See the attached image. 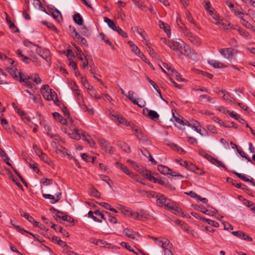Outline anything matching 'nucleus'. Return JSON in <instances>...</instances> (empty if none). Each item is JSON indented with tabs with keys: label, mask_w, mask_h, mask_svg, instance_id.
Listing matches in <instances>:
<instances>
[{
	"label": "nucleus",
	"mask_w": 255,
	"mask_h": 255,
	"mask_svg": "<svg viewBox=\"0 0 255 255\" xmlns=\"http://www.w3.org/2000/svg\"><path fill=\"white\" fill-rule=\"evenodd\" d=\"M169 47L172 50L188 56L191 59L195 57L194 56V51L191 49L189 46L180 39L175 38L171 40Z\"/></svg>",
	"instance_id": "f257e3e1"
},
{
	"label": "nucleus",
	"mask_w": 255,
	"mask_h": 255,
	"mask_svg": "<svg viewBox=\"0 0 255 255\" xmlns=\"http://www.w3.org/2000/svg\"><path fill=\"white\" fill-rule=\"evenodd\" d=\"M69 135L71 138L76 140L82 138L83 140L86 141L92 147H95L96 145L95 142L91 137L81 129L75 128L71 133H69Z\"/></svg>",
	"instance_id": "f03ea898"
},
{
	"label": "nucleus",
	"mask_w": 255,
	"mask_h": 255,
	"mask_svg": "<svg viewBox=\"0 0 255 255\" xmlns=\"http://www.w3.org/2000/svg\"><path fill=\"white\" fill-rule=\"evenodd\" d=\"M156 198L157 204L159 207H164L167 210L169 208H171L173 201L167 198L164 195L159 194L156 196Z\"/></svg>",
	"instance_id": "7ed1b4c3"
},
{
	"label": "nucleus",
	"mask_w": 255,
	"mask_h": 255,
	"mask_svg": "<svg viewBox=\"0 0 255 255\" xmlns=\"http://www.w3.org/2000/svg\"><path fill=\"white\" fill-rule=\"evenodd\" d=\"M34 46L37 47L35 52L37 54L44 59L48 63L49 66L51 65V53L49 50L47 49H42L41 47L34 44Z\"/></svg>",
	"instance_id": "20e7f679"
},
{
	"label": "nucleus",
	"mask_w": 255,
	"mask_h": 255,
	"mask_svg": "<svg viewBox=\"0 0 255 255\" xmlns=\"http://www.w3.org/2000/svg\"><path fill=\"white\" fill-rule=\"evenodd\" d=\"M40 92L43 97L48 101L53 100V97L56 95L55 92L52 91V89H50L47 85H43L41 88Z\"/></svg>",
	"instance_id": "39448f33"
},
{
	"label": "nucleus",
	"mask_w": 255,
	"mask_h": 255,
	"mask_svg": "<svg viewBox=\"0 0 255 255\" xmlns=\"http://www.w3.org/2000/svg\"><path fill=\"white\" fill-rule=\"evenodd\" d=\"M220 54L225 58L230 59L238 53L237 50L232 48H222L219 50Z\"/></svg>",
	"instance_id": "423d86ee"
},
{
	"label": "nucleus",
	"mask_w": 255,
	"mask_h": 255,
	"mask_svg": "<svg viewBox=\"0 0 255 255\" xmlns=\"http://www.w3.org/2000/svg\"><path fill=\"white\" fill-rule=\"evenodd\" d=\"M116 165L117 167L120 168L124 173H125L127 175H128L129 176H130L131 178L134 179L135 180L137 181H138V178L137 176L133 172H130L127 166L119 162H117Z\"/></svg>",
	"instance_id": "0eeeda50"
},
{
	"label": "nucleus",
	"mask_w": 255,
	"mask_h": 255,
	"mask_svg": "<svg viewBox=\"0 0 255 255\" xmlns=\"http://www.w3.org/2000/svg\"><path fill=\"white\" fill-rule=\"evenodd\" d=\"M110 114L112 120L115 122H117L118 124H123L127 126H129L128 124H131L128 122L123 116L117 114L110 113Z\"/></svg>",
	"instance_id": "6e6552de"
},
{
	"label": "nucleus",
	"mask_w": 255,
	"mask_h": 255,
	"mask_svg": "<svg viewBox=\"0 0 255 255\" xmlns=\"http://www.w3.org/2000/svg\"><path fill=\"white\" fill-rule=\"evenodd\" d=\"M186 31V33L184 34L185 36L188 38V39L194 45L198 46L200 43V40L199 37L193 35L189 30Z\"/></svg>",
	"instance_id": "1a4fd4ad"
},
{
	"label": "nucleus",
	"mask_w": 255,
	"mask_h": 255,
	"mask_svg": "<svg viewBox=\"0 0 255 255\" xmlns=\"http://www.w3.org/2000/svg\"><path fill=\"white\" fill-rule=\"evenodd\" d=\"M128 125L130 127L131 130L134 132V134L138 139L141 140L144 138V134L140 128L133 124H128Z\"/></svg>",
	"instance_id": "9d476101"
},
{
	"label": "nucleus",
	"mask_w": 255,
	"mask_h": 255,
	"mask_svg": "<svg viewBox=\"0 0 255 255\" xmlns=\"http://www.w3.org/2000/svg\"><path fill=\"white\" fill-rule=\"evenodd\" d=\"M44 132L49 136L50 138H53L56 140H59L60 139L59 135L56 133H53L52 131L50 126L48 125H45L44 126Z\"/></svg>",
	"instance_id": "9b49d317"
},
{
	"label": "nucleus",
	"mask_w": 255,
	"mask_h": 255,
	"mask_svg": "<svg viewBox=\"0 0 255 255\" xmlns=\"http://www.w3.org/2000/svg\"><path fill=\"white\" fill-rule=\"evenodd\" d=\"M54 218L57 222H60L61 219L69 223H72L74 221V219L71 217L66 215H64L63 213L60 211H57V213L56 214Z\"/></svg>",
	"instance_id": "f8f14e48"
},
{
	"label": "nucleus",
	"mask_w": 255,
	"mask_h": 255,
	"mask_svg": "<svg viewBox=\"0 0 255 255\" xmlns=\"http://www.w3.org/2000/svg\"><path fill=\"white\" fill-rule=\"evenodd\" d=\"M99 143L100 146L106 152L108 153H112L113 151V147L111 144L108 142L104 139H100L99 140Z\"/></svg>",
	"instance_id": "ddd939ff"
},
{
	"label": "nucleus",
	"mask_w": 255,
	"mask_h": 255,
	"mask_svg": "<svg viewBox=\"0 0 255 255\" xmlns=\"http://www.w3.org/2000/svg\"><path fill=\"white\" fill-rule=\"evenodd\" d=\"M136 94L132 91H129L128 92V96H127V98L132 102V103L134 105H137L139 107H143L144 106L145 102H142L141 103H139L136 100Z\"/></svg>",
	"instance_id": "4468645a"
},
{
	"label": "nucleus",
	"mask_w": 255,
	"mask_h": 255,
	"mask_svg": "<svg viewBox=\"0 0 255 255\" xmlns=\"http://www.w3.org/2000/svg\"><path fill=\"white\" fill-rule=\"evenodd\" d=\"M142 112L144 116L150 118L151 120H155L159 118V115L156 112L148 110L147 108H143Z\"/></svg>",
	"instance_id": "2eb2a0df"
},
{
	"label": "nucleus",
	"mask_w": 255,
	"mask_h": 255,
	"mask_svg": "<svg viewBox=\"0 0 255 255\" xmlns=\"http://www.w3.org/2000/svg\"><path fill=\"white\" fill-rule=\"evenodd\" d=\"M172 206L171 208H169L168 210H170L172 213L183 217L185 216V213L182 211V209L179 207L177 206L174 202H172Z\"/></svg>",
	"instance_id": "dca6fc26"
},
{
	"label": "nucleus",
	"mask_w": 255,
	"mask_h": 255,
	"mask_svg": "<svg viewBox=\"0 0 255 255\" xmlns=\"http://www.w3.org/2000/svg\"><path fill=\"white\" fill-rule=\"evenodd\" d=\"M176 161L177 162H178L181 165L185 167L187 169L191 171L195 172L196 169H199V168H197L195 165L191 163H188L186 161H183L181 160L178 159H176Z\"/></svg>",
	"instance_id": "f3484780"
},
{
	"label": "nucleus",
	"mask_w": 255,
	"mask_h": 255,
	"mask_svg": "<svg viewBox=\"0 0 255 255\" xmlns=\"http://www.w3.org/2000/svg\"><path fill=\"white\" fill-rule=\"evenodd\" d=\"M190 127L193 128L197 132L202 134L201 127L199 123L194 119H190Z\"/></svg>",
	"instance_id": "a211bd4d"
},
{
	"label": "nucleus",
	"mask_w": 255,
	"mask_h": 255,
	"mask_svg": "<svg viewBox=\"0 0 255 255\" xmlns=\"http://www.w3.org/2000/svg\"><path fill=\"white\" fill-rule=\"evenodd\" d=\"M220 93L223 94L222 99L224 101L230 103L233 102L234 103H237L236 100L233 97H232L227 91L224 90H221L218 92V93Z\"/></svg>",
	"instance_id": "6ab92c4d"
},
{
	"label": "nucleus",
	"mask_w": 255,
	"mask_h": 255,
	"mask_svg": "<svg viewBox=\"0 0 255 255\" xmlns=\"http://www.w3.org/2000/svg\"><path fill=\"white\" fill-rule=\"evenodd\" d=\"M56 199H55L54 196L51 194H43V197L45 199H49L51 200L50 202L52 204H55V203L58 202L59 200L61 199V192H58L55 194Z\"/></svg>",
	"instance_id": "aec40b11"
},
{
	"label": "nucleus",
	"mask_w": 255,
	"mask_h": 255,
	"mask_svg": "<svg viewBox=\"0 0 255 255\" xmlns=\"http://www.w3.org/2000/svg\"><path fill=\"white\" fill-rule=\"evenodd\" d=\"M149 238L153 240L155 242L156 245L160 247H162L163 246H168L170 245L169 244V241L166 239H163L162 240H160L159 238L154 237L153 236H148Z\"/></svg>",
	"instance_id": "412c9836"
},
{
	"label": "nucleus",
	"mask_w": 255,
	"mask_h": 255,
	"mask_svg": "<svg viewBox=\"0 0 255 255\" xmlns=\"http://www.w3.org/2000/svg\"><path fill=\"white\" fill-rule=\"evenodd\" d=\"M232 234L241 239L248 241H252V238L242 231H233Z\"/></svg>",
	"instance_id": "4be33fe9"
},
{
	"label": "nucleus",
	"mask_w": 255,
	"mask_h": 255,
	"mask_svg": "<svg viewBox=\"0 0 255 255\" xmlns=\"http://www.w3.org/2000/svg\"><path fill=\"white\" fill-rule=\"evenodd\" d=\"M159 26L161 29H162L164 32L166 33L168 37H170L171 36V32L169 26L163 22L161 20L159 21Z\"/></svg>",
	"instance_id": "5701e85b"
},
{
	"label": "nucleus",
	"mask_w": 255,
	"mask_h": 255,
	"mask_svg": "<svg viewBox=\"0 0 255 255\" xmlns=\"http://www.w3.org/2000/svg\"><path fill=\"white\" fill-rule=\"evenodd\" d=\"M117 209L126 217H129L130 211L128 208L124 207L121 205H118L117 206Z\"/></svg>",
	"instance_id": "b1692460"
},
{
	"label": "nucleus",
	"mask_w": 255,
	"mask_h": 255,
	"mask_svg": "<svg viewBox=\"0 0 255 255\" xmlns=\"http://www.w3.org/2000/svg\"><path fill=\"white\" fill-rule=\"evenodd\" d=\"M181 227L185 231L191 234L194 237H196L198 236L197 234L194 232L187 224L182 223L181 224Z\"/></svg>",
	"instance_id": "393cba45"
},
{
	"label": "nucleus",
	"mask_w": 255,
	"mask_h": 255,
	"mask_svg": "<svg viewBox=\"0 0 255 255\" xmlns=\"http://www.w3.org/2000/svg\"><path fill=\"white\" fill-rule=\"evenodd\" d=\"M123 233L126 236L132 239H135L137 236L136 232H134L133 230L128 228L125 229L124 230Z\"/></svg>",
	"instance_id": "a878e982"
},
{
	"label": "nucleus",
	"mask_w": 255,
	"mask_h": 255,
	"mask_svg": "<svg viewBox=\"0 0 255 255\" xmlns=\"http://www.w3.org/2000/svg\"><path fill=\"white\" fill-rule=\"evenodd\" d=\"M104 21L107 23L108 26L114 31H116L119 27L118 25L116 24L114 21L108 17H104Z\"/></svg>",
	"instance_id": "bb28decb"
},
{
	"label": "nucleus",
	"mask_w": 255,
	"mask_h": 255,
	"mask_svg": "<svg viewBox=\"0 0 255 255\" xmlns=\"http://www.w3.org/2000/svg\"><path fill=\"white\" fill-rule=\"evenodd\" d=\"M208 63L215 68H221L226 67L224 63L214 60L209 61Z\"/></svg>",
	"instance_id": "cd10ccee"
},
{
	"label": "nucleus",
	"mask_w": 255,
	"mask_h": 255,
	"mask_svg": "<svg viewBox=\"0 0 255 255\" xmlns=\"http://www.w3.org/2000/svg\"><path fill=\"white\" fill-rule=\"evenodd\" d=\"M199 210L203 213L209 216H213L215 213L217 212V210L215 209H214L213 210H208L204 207H199Z\"/></svg>",
	"instance_id": "c85d7f7f"
},
{
	"label": "nucleus",
	"mask_w": 255,
	"mask_h": 255,
	"mask_svg": "<svg viewBox=\"0 0 255 255\" xmlns=\"http://www.w3.org/2000/svg\"><path fill=\"white\" fill-rule=\"evenodd\" d=\"M118 145L126 152L129 153L130 152V148L129 146L126 142L119 141L118 142Z\"/></svg>",
	"instance_id": "c756f323"
},
{
	"label": "nucleus",
	"mask_w": 255,
	"mask_h": 255,
	"mask_svg": "<svg viewBox=\"0 0 255 255\" xmlns=\"http://www.w3.org/2000/svg\"><path fill=\"white\" fill-rule=\"evenodd\" d=\"M207 160H208L212 163H213V164L217 166H221L222 167L225 168V166L222 164L221 161L214 158L211 155L210 156H208V159Z\"/></svg>",
	"instance_id": "7c9ffc66"
},
{
	"label": "nucleus",
	"mask_w": 255,
	"mask_h": 255,
	"mask_svg": "<svg viewBox=\"0 0 255 255\" xmlns=\"http://www.w3.org/2000/svg\"><path fill=\"white\" fill-rule=\"evenodd\" d=\"M52 240L53 242L56 243L59 245L66 247L67 249H70V247L67 245L66 243L62 241L59 237L53 236L52 237Z\"/></svg>",
	"instance_id": "2f4dec72"
},
{
	"label": "nucleus",
	"mask_w": 255,
	"mask_h": 255,
	"mask_svg": "<svg viewBox=\"0 0 255 255\" xmlns=\"http://www.w3.org/2000/svg\"><path fill=\"white\" fill-rule=\"evenodd\" d=\"M138 215L139 220L142 221L147 220L149 217V214L143 210H140L138 212Z\"/></svg>",
	"instance_id": "473e14b6"
},
{
	"label": "nucleus",
	"mask_w": 255,
	"mask_h": 255,
	"mask_svg": "<svg viewBox=\"0 0 255 255\" xmlns=\"http://www.w3.org/2000/svg\"><path fill=\"white\" fill-rule=\"evenodd\" d=\"M7 72L10 74L11 76H12L13 78L16 79L17 80H18V76H17V70L16 68H15L14 67H12L11 68L8 67L7 68Z\"/></svg>",
	"instance_id": "72a5a7b5"
},
{
	"label": "nucleus",
	"mask_w": 255,
	"mask_h": 255,
	"mask_svg": "<svg viewBox=\"0 0 255 255\" xmlns=\"http://www.w3.org/2000/svg\"><path fill=\"white\" fill-rule=\"evenodd\" d=\"M209 13L215 20V21H213V23H214L215 24H220L221 23L220 17L218 15V14L214 12L212 10H210V12Z\"/></svg>",
	"instance_id": "f704fd0d"
},
{
	"label": "nucleus",
	"mask_w": 255,
	"mask_h": 255,
	"mask_svg": "<svg viewBox=\"0 0 255 255\" xmlns=\"http://www.w3.org/2000/svg\"><path fill=\"white\" fill-rule=\"evenodd\" d=\"M158 170L161 173L164 175L168 174L171 171V169L168 167L162 165H159L158 166Z\"/></svg>",
	"instance_id": "c9c22d12"
},
{
	"label": "nucleus",
	"mask_w": 255,
	"mask_h": 255,
	"mask_svg": "<svg viewBox=\"0 0 255 255\" xmlns=\"http://www.w3.org/2000/svg\"><path fill=\"white\" fill-rule=\"evenodd\" d=\"M73 19L75 23L78 24L79 25H82L83 23V19L81 15L77 13L75 14L73 16Z\"/></svg>",
	"instance_id": "e433bc0d"
},
{
	"label": "nucleus",
	"mask_w": 255,
	"mask_h": 255,
	"mask_svg": "<svg viewBox=\"0 0 255 255\" xmlns=\"http://www.w3.org/2000/svg\"><path fill=\"white\" fill-rule=\"evenodd\" d=\"M168 70H170L171 72V75L172 76L175 77V79L178 81H183V79L181 78V75L178 73V72L173 68L169 67L167 68Z\"/></svg>",
	"instance_id": "4c0bfd02"
},
{
	"label": "nucleus",
	"mask_w": 255,
	"mask_h": 255,
	"mask_svg": "<svg viewBox=\"0 0 255 255\" xmlns=\"http://www.w3.org/2000/svg\"><path fill=\"white\" fill-rule=\"evenodd\" d=\"M233 173L235 174H236L239 178H240L241 179L243 180V181H246V182H250L251 183V178L250 179L249 177L247 176L246 175L244 174H241L239 173L236 171H233Z\"/></svg>",
	"instance_id": "58836bf2"
},
{
	"label": "nucleus",
	"mask_w": 255,
	"mask_h": 255,
	"mask_svg": "<svg viewBox=\"0 0 255 255\" xmlns=\"http://www.w3.org/2000/svg\"><path fill=\"white\" fill-rule=\"evenodd\" d=\"M177 23L178 27L180 29L181 31H182L184 34L186 33V31L185 30V29L187 31H188L189 29L185 25V24L182 22V21L180 19H177Z\"/></svg>",
	"instance_id": "ea45409f"
},
{
	"label": "nucleus",
	"mask_w": 255,
	"mask_h": 255,
	"mask_svg": "<svg viewBox=\"0 0 255 255\" xmlns=\"http://www.w3.org/2000/svg\"><path fill=\"white\" fill-rule=\"evenodd\" d=\"M237 30L241 36H242L246 39H250V35L248 32L245 31L244 29L241 28H238Z\"/></svg>",
	"instance_id": "a19ab883"
},
{
	"label": "nucleus",
	"mask_w": 255,
	"mask_h": 255,
	"mask_svg": "<svg viewBox=\"0 0 255 255\" xmlns=\"http://www.w3.org/2000/svg\"><path fill=\"white\" fill-rule=\"evenodd\" d=\"M227 181L230 182L233 185L237 187L238 188L244 189L245 187L244 185H241L240 183H238L237 181L233 180L230 178H227Z\"/></svg>",
	"instance_id": "79ce46f5"
},
{
	"label": "nucleus",
	"mask_w": 255,
	"mask_h": 255,
	"mask_svg": "<svg viewBox=\"0 0 255 255\" xmlns=\"http://www.w3.org/2000/svg\"><path fill=\"white\" fill-rule=\"evenodd\" d=\"M97 245L99 246L100 247H105V248H107L108 249L112 248V245L111 244L108 243L106 242L105 241H104L102 240H100V239H98V243H97Z\"/></svg>",
	"instance_id": "37998d69"
},
{
	"label": "nucleus",
	"mask_w": 255,
	"mask_h": 255,
	"mask_svg": "<svg viewBox=\"0 0 255 255\" xmlns=\"http://www.w3.org/2000/svg\"><path fill=\"white\" fill-rule=\"evenodd\" d=\"M170 245L166 246H163L161 247V248L163 249L164 252V255H173L172 252L170 251V249L171 248L172 246L171 243L169 242Z\"/></svg>",
	"instance_id": "c03bdc74"
},
{
	"label": "nucleus",
	"mask_w": 255,
	"mask_h": 255,
	"mask_svg": "<svg viewBox=\"0 0 255 255\" xmlns=\"http://www.w3.org/2000/svg\"><path fill=\"white\" fill-rule=\"evenodd\" d=\"M146 79L149 82V83L152 86V87L156 90V91L159 94L160 97L162 98L161 92L160 90L158 89V87L156 85L155 83L152 80H151L147 76H146Z\"/></svg>",
	"instance_id": "a18cd8bd"
},
{
	"label": "nucleus",
	"mask_w": 255,
	"mask_h": 255,
	"mask_svg": "<svg viewBox=\"0 0 255 255\" xmlns=\"http://www.w3.org/2000/svg\"><path fill=\"white\" fill-rule=\"evenodd\" d=\"M219 26V27L221 28H223L224 29H228L229 28H232L231 26V24L230 23H229L228 21H223L221 19V23L220 24H217Z\"/></svg>",
	"instance_id": "49530a36"
},
{
	"label": "nucleus",
	"mask_w": 255,
	"mask_h": 255,
	"mask_svg": "<svg viewBox=\"0 0 255 255\" xmlns=\"http://www.w3.org/2000/svg\"><path fill=\"white\" fill-rule=\"evenodd\" d=\"M80 32L82 34L85 36H89L91 34L90 29L86 26L81 27Z\"/></svg>",
	"instance_id": "de8ad7c7"
},
{
	"label": "nucleus",
	"mask_w": 255,
	"mask_h": 255,
	"mask_svg": "<svg viewBox=\"0 0 255 255\" xmlns=\"http://www.w3.org/2000/svg\"><path fill=\"white\" fill-rule=\"evenodd\" d=\"M52 16L57 21H60L62 19L61 12L57 9H55L52 13Z\"/></svg>",
	"instance_id": "09e8293b"
},
{
	"label": "nucleus",
	"mask_w": 255,
	"mask_h": 255,
	"mask_svg": "<svg viewBox=\"0 0 255 255\" xmlns=\"http://www.w3.org/2000/svg\"><path fill=\"white\" fill-rule=\"evenodd\" d=\"M81 156L84 161L87 162H94L95 160L94 157H91L86 153L81 154Z\"/></svg>",
	"instance_id": "8fccbe9b"
},
{
	"label": "nucleus",
	"mask_w": 255,
	"mask_h": 255,
	"mask_svg": "<svg viewBox=\"0 0 255 255\" xmlns=\"http://www.w3.org/2000/svg\"><path fill=\"white\" fill-rule=\"evenodd\" d=\"M234 10V12L235 14L237 15H247L248 14L247 13L246 11L242 8H240L239 9L238 8H235L233 9Z\"/></svg>",
	"instance_id": "3c124183"
},
{
	"label": "nucleus",
	"mask_w": 255,
	"mask_h": 255,
	"mask_svg": "<svg viewBox=\"0 0 255 255\" xmlns=\"http://www.w3.org/2000/svg\"><path fill=\"white\" fill-rule=\"evenodd\" d=\"M128 43L129 44L131 50L136 55L140 50L132 42L128 41Z\"/></svg>",
	"instance_id": "603ef678"
},
{
	"label": "nucleus",
	"mask_w": 255,
	"mask_h": 255,
	"mask_svg": "<svg viewBox=\"0 0 255 255\" xmlns=\"http://www.w3.org/2000/svg\"><path fill=\"white\" fill-rule=\"evenodd\" d=\"M99 176L100 178L103 181L106 182L110 188L112 187V185L110 184L111 180L108 176L102 174L99 175Z\"/></svg>",
	"instance_id": "864d4df0"
},
{
	"label": "nucleus",
	"mask_w": 255,
	"mask_h": 255,
	"mask_svg": "<svg viewBox=\"0 0 255 255\" xmlns=\"http://www.w3.org/2000/svg\"><path fill=\"white\" fill-rule=\"evenodd\" d=\"M186 18H187V20L189 22H191V23L193 24L195 27H198L197 23L196 22L195 20L192 17L191 14L189 12H188L186 13Z\"/></svg>",
	"instance_id": "5fc2aeb1"
},
{
	"label": "nucleus",
	"mask_w": 255,
	"mask_h": 255,
	"mask_svg": "<svg viewBox=\"0 0 255 255\" xmlns=\"http://www.w3.org/2000/svg\"><path fill=\"white\" fill-rule=\"evenodd\" d=\"M203 221L206 222L208 224L214 227H218L219 226V224L217 222L212 220L211 219L203 218Z\"/></svg>",
	"instance_id": "6e6d98bb"
},
{
	"label": "nucleus",
	"mask_w": 255,
	"mask_h": 255,
	"mask_svg": "<svg viewBox=\"0 0 255 255\" xmlns=\"http://www.w3.org/2000/svg\"><path fill=\"white\" fill-rule=\"evenodd\" d=\"M199 98L200 99H206L211 104H215L216 103V101H215V100L213 98H211L210 97H209L207 95H200Z\"/></svg>",
	"instance_id": "4d7b16f0"
},
{
	"label": "nucleus",
	"mask_w": 255,
	"mask_h": 255,
	"mask_svg": "<svg viewBox=\"0 0 255 255\" xmlns=\"http://www.w3.org/2000/svg\"><path fill=\"white\" fill-rule=\"evenodd\" d=\"M19 74V76L18 77L19 81L20 82H24L26 80L30 79V77L24 75V74H21V73L17 72Z\"/></svg>",
	"instance_id": "13d9d810"
},
{
	"label": "nucleus",
	"mask_w": 255,
	"mask_h": 255,
	"mask_svg": "<svg viewBox=\"0 0 255 255\" xmlns=\"http://www.w3.org/2000/svg\"><path fill=\"white\" fill-rule=\"evenodd\" d=\"M8 23L9 24V27L13 32H19L18 28L15 26L13 22H12L11 21L9 20L8 21Z\"/></svg>",
	"instance_id": "bf43d9fd"
},
{
	"label": "nucleus",
	"mask_w": 255,
	"mask_h": 255,
	"mask_svg": "<svg viewBox=\"0 0 255 255\" xmlns=\"http://www.w3.org/2000/svg\"><path fill=\"white\" fill-rule=\"evenodd\" d=\"M30 79H32L36 84H39L41 82V80L37 74H35L34 78H32V76H31L30 77Z\"/></svg>",
	"instance_id": "052dcab7"
},
{
	"label": "nucleus",
	"mask_w": 255,
	"mask_h": 255,
	"mask_svg": "<svg viewBox=\"0 0 255 255\" xmlns=\"http://www.w3.org/2000/svg\"><path fill=\"white\" fill-rule=\"evenodd\" d=\"M121 245L123 247H124L127 250L131 252H133L134 254H136V252H135L133 250L131 249V247L126 242H122L121 243Z\"/></svg>",
	"instance_id": "680f3d73"
},
{
	"label": "nucleus",
	"mask_w": 255,
	"mask_h": 255,
	"mask_svg": "<svg viewBox=\"0 0 255 255\" xmlns=\"http://www.w3.org/2000/svg\"><path fill=\"white\" fill-rule=\"evenodd\" d=\"M21 215L30 223H33V222H34L33 218L30 216L28 214L23 212L22 213H21Z\"/></svg>",
	"instance_id": "e2e57ef3"
},
{
	"label": "nucleus",
	"mask_w": 255,
	"mask_h": 255,
	"mask_svg": "<svg viewBox=\"0 0 255 255\" xmlns=\"http://www.w3.org/2000/svg\"><path fill=\"white\" fill-rule=\"evenodd\" d=\"M129 217H131L133 219L139 220L138 212L132 211L131 210L129 214Z\"/></svg>",
	"instance_id": "0e129e2a"
},
{
	"label": "nucleus",
	"mask_w": 255,
	"mask_h": 255,
	"mask_svg": "<svg viewBox=\"0 0 255 255\" xmlns=\"http://www.w3.org/2000/svg\"><path fill=\"white\" fill-rule=\"evenodd\" d=\"M109 216L108 220L112 223L116 224L117 223V219L116 218L113 216H112L111 214L108 212H106Z\"/></svg>",
	"instance_id": "69168bd1"
},
{
	"label": "nucleus",
	"mask_w": 255,
	"mask_h": 255,
	"mask_svg": "<svg viewBox=\"0 0 255 255\" xmlns=\"http://www.w3.org/2000/svg\"><path fill=\"white\" fill-rule=\"evenodd\" d=\"M57 153L62 155L63 156L65 157L66 156H68V158H71V155L68 154L66 151H64L60 149H57Z\"/></svg>",
	"instance_id": "338daca9"
},
{
	"label": "nucleus",
	"mask_w": 255,
	"mask_h": 255,
	"mask_svg": "<svg viewBox=\"0 0 255 255\" xmlns=\"http://www.w3.org/2000/svg\"><path fill=\"white\" fill-rule=\"evenodd\" d=\"M100 36L101 38L104 40L106 43L109 44L110 46H112V42L109 40L108 37H107L103 33H100Z\"/></svg>",
	"instance_id": "774afa93"
}]
</instances>
